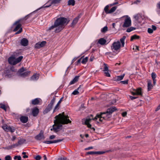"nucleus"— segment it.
I'll return each mask as SVG.
<instances>
[{"label": "nucleus", "instance_id": "nucleus-62", "mask_svg": "<svg viewBox=\"0 0 160 160\" xmlns=\"http://www.w3.org/2000/svg\"><path fill=\"white\" fill-rule=\"evenodd\" d=\"M28 157V156L26 155L25 154V155H24L23 156V158H27Z\"/></svg>", "mask_w": 160, "mask_h": 160}, {"label": "nucleus", "instance_id": "nucleus-5", "mask_svg": "<svg viewBox=\"0 0 160 160\" xmlns=\"http://www.w3.org/2000/svg\"><path fill=\"white\" fill-rule=\"evenodd\" d=\"M61 0H49L48 1L44 4L43 6L37 9V10H39L42 8H48L52 4H58L60 2Z\"/></svg>", "mask_w": 160, "mask_h": 160}, {"label": "nucleus", "instance_id": "nucleus-16", "mask_svg": "<svg viewBox=\"0 0 160 160\" xmlns=\"http://www.w3.org/2000/svg\"><path fill=\"white\" fill-rule=\"evenodd\" d=\"M39 78V75L37 73L34 74L30 78V81H35L38 80Z\"/></svg>", "mask_w": 160, "mask_h": 160}, {"label": "nucleus", "instance_id": "nucleus-9", "mask_svg": "<svg viewBox=\"0 0 160 160\" xmlns=\"http://www.w3.org/2000/svg\"><path fill=\"white\" fill-rule=\"evenodd\" d=\"M2 128L6 132H15V129L14 128H11L10 126L6 124H4L2 126Z\"/></svg>", "mask_w": 160, "mask_h": 160}, {"label": "nucleus", "instance_id": "nucleus-3", "mask_svg": "<svg viewBox=\"0 0 160 160\" xmlns=\"http://www.w3.org/2000/svg\"><path fill=\"white\" fill-rule=\"evenodd\" d=\"M69 22V20L66 18H58L55 21L54 25L50 27L48 30H51L55 28V32L58 33L64 28V25H67Z\"/></svg>", "mask_w": 160, "mask_h": 160}, {"label": "nucleus", "instance_id": "nucleus-58", "mask_svg": "<svg viewBox=\"0 0 160 160\" xmlns=\"http://www.w3.org/2000/svg\"><path fill=\"white\" fill-rule=\"evenodd\" d=\"M16 138V137L15 136H13L12 137V138L11 139V140L12 141H14Z\"/></svg>", "mask_w": 160, "mask_h": 160}, {"label": "nucleus", "instance_id": "nucleus-8", "mask_svg": "<svg viewBox=\"0 0 160 160\" xmlns=\"http://www.w3.org/2000/svg\"><path fill=\"white\" fill-rule=\"evenodd\" d=\"M126 18L125 19L122 27H123L127 28L131 25V21L130 17L128 16H125Z\"/></svg>", "mask_w": 160, "mask_h": 160}, {"label": "nucleus", "instance_id": "nucleus-49", "mask_svg": "<svg viewBox=\"0 0 160 160\" xmlns=\"http://www.w3.org/2000/svg\"><path fill=\"white\" fill-rule=\"evenodd\" d=\"M124 84H127L128 83V80H126L120 82Z\"/></svg>", "mask_w": 160, "mask_h": 160}, {"label": "nucleus", "instance_id": "nucleus-2", "mask_svg": "<svg viewBox=\"0 0 160 160\" xmlns=\"http://www.w3.org/2000/svg\"><path fill=\"white\" fill-rule=\"evenodd\" d=\"M54 120V125H53V128L51 129V130H53L55 132H58L62 128V125L67 124L70 123L71 122L68 119V116H65L61 114H59L56 116Z\"/></svg>", "mask_w": 160, "mask_h": 160}, {"label": "nucleus", "instance_id": "nucleus-61", "mask_svg": "<svg viewBox=\"0 0 160 160\" xmlns=\"http://www.w3.org/2000/svg\"><path fill=\"white\" fill-rule=\"evenodd\" d=\"M140 2V1L137 0L136 1H135L134 2V3L137 4L138 3H139Z\"/></svg>", "mask_w": 160, "mask_h": 160}, {"label": "nucleus", "instance_id": "nucleus-22", "mask_svg": "<svg viewBox=\"0 0 160 160\" xmlns=\"http://www.w3.org/2000/svg\"><path fill=\"white\" fill-rule=\"evenodd\" d=\"M147 90L149 91L151 90L152 88L153 87V86L152 84V82L150 80H148V84H147Z\"/></svg>", "mask_w": 160, "mask_h": 160}, {"label": "nucleus", "instance_id": "nucleus-24", "mask_svg": "<svg viewBox=\"0 0 160 160\" xmlns=\"http://www.w3.org/2000/svg\"><path fill=\"white\" fill-rule=\"evenodd\" d=\"M52 105H50V104H49L47 108L45 109V110L44 111V113H47L51 109L52 107Z\"/></svg>", "mask_w": 160, "mask_h": 160}, {"label": "nucleus", "instance_id": "nucleus-48", "mask_svg": "<svg viewBox=\"0 0 160 160\" xmlns=\"http://www.w3.org/2000/svg\"><path fill=\"white\" fill-rule=\"evenodd\" d=\"M58 160H68L67 158L65 157H61L58 158Z\"/></svg>", "mask_w": 160, "mask_h": 160}, {"label": "nucleus", "instance_id": "nucleus-32", "mask_svg": "<svg viewBox=\"0 0 160 160\" xmlns=\"http://www.w3.org/2000/svg\"><path fill=\"white\" fill-rule=\"evenodd\" d=\"M139 38V37L136 35H133L131 37L130 40L132 41L135 39H138Z\"/></svg>", "mask_w": 160, "mask_h": 160}, {"label": "nucleus", "instance_id": "nucleus-14", "mask_svg": "<svg viewBox=\"0 0 160 160\" xmlns=\"http://www.w3.org/2000/svg\"><path fill=\"white\" fill-rule=\"evenodd\" d=\"M9 63L11 64L15 65L16 60L15 57H9L8 60Z\"/></svg>", "mask_w": 160, "mask_h": 160}, {"label": "nucleus", "instance_id": "nucleus-11", "mask_svg": "<svg viewBox=\"0 0 160 160\" xmlns=\"http://www.w3.org/2000/svg\"><path fill=\"white\" fill-rule=\"evenodd\" d=\"M46 43V41H42V42H39L36 43L35 46V48H36L39 49L41 48L44 47Z\"/></svg>", "mask_w": 160, "mask_h": 160}, {"label": "nucleus", "instance_id": "nucleus-26", "mask_svg": "<svg viewBox=\"0 0 160 160\" xmlns=\"http://www.w3.org/2000/svg\"><path fill=\"white\" fill-rule=\"evenodd\" d=\"M79 76H76L69 83V84L72 85L74 84L76 82H77L79 78Z\"/></svg>", "mask_w": 160, "mask_h": 160}, {"label": "nucleus", "instance_id": "nucleus-17", "mask_svg": "<svg viewBox=\"0 0 160 160\" xmlns=\"http://www.w3.org/2000/svg\"><path fill=\"white\" fill-rule=\"evenodd\" d=\"M107 42L106 40L104 38H101L98 40V43L101 45H104Z\"/></svg>", "mask_w": 160, "mask_h": 160}, {"label": "nucleus", "instance_id": "nucleus-41", "mask_svg": "<svg viewBox=\"0 0 160 160\" xmlns=\"http://www.w3.org/2000/svg\"><path fill=\"white\" fill-rule=\"evenodd\" d=\"M9 72L10 73H12V74H13L12 72H17V70L14 69V68L13 67H12L11 68V69L10 70Z\"/></svg>", "mask_w": 160, "mask_h": 160}, {"label": "nucleus", "instance_id": "nucleus-36", "mask_svg": "<svg viewBox=\"0 0 160 160\" xmlns=\"http://www.w3.org/2000/svg\"><path fill=\"white\" fill-rule=\"evenodd\" d=\"M109 7V5H107L104 8V11L106 14H109V11L108 10Z\"/></svg>", "mask_w": 160, "mask_h": 160}, {"label": "nucleus", "instance_id": "nucleus-34", "mask_svg": "<svg viewBox=\"0 0 160 160\" xmlns=\"http://www.w3.org/2000/svg\"><path fill=\"white\" fill-rule=\"evenodd\" d=\"M117 7L116 6H114L112 7L110 10H109V13H112L114 12L116 9Z\"/></svg>", "mask_w": 160, "mask_h": 160}, {"label": "nucleus", "instance_id": "nucleus-31", "mask_svg": "<svg viewBox=\"0 0 160 160\" xmlns=\"http://www.w3.org/2000/svg\"><path fill=\"white\" fill-rule=\"evenodd\" d=\"M124 76V74L118 76L116 77V80L118 81H120L123 79Z\"/></svg>", "mask_w": 160, "mask_h": 160}, {"label": "nucleus", "instance_id": "nucleus-52", "mask_svg": "<svg viewBox=\"0 0 160 160\" xmlns=\"http://www.w3.org/2000/svg\"><path fill=\"white\" fill-rule=\"evenodd\" d=\"M133 49H135V50H139V47L138 46H135L133 48Z\"/></svg>", "mask_w": 160, "mask_h": 160}, {"label": "nucleus", "instance_id": "nucleus-35", "mask_svg": "<svg viewBox=\"0 0 160 160\" xmlns=\"http://www.w3.org/2000/svg\"><path fill=\"white\" fill-rule=\"evenodd\" d=\"M108 28L107 26L104 27L101 29V32L102 33H105L108 31Z\"/></svg>", "mask_w": 160, "mask_h": 160}, {"label": "nucleus", "instance_id": "nucleus-18", "mask_svg": "<svg viewBox=\"0 0 160 160\" xmlns=\"http://www.w3.org/2000/svg\"><path fill=\"white\" fill-rule=\"evenodd\" d=\"M20 43L22 45L26 46L28 45V41L27 39L23 38L21 40Z\"/></svg>", "mask_w": 160, "mask_h": 160}, {"label": "nucleus", "instance_id": "nucleus-47", "mask_svg": "<svg viewBox=\"0 0 160 160\" xmlns=\"http://www.w3.org/2000/svg\"><path fill=\"white\" fill-rule=\"evenodd\" d=\"M55 101V98H53L51 100V102L49 104L50 105H52V106L53 105V104L54 103Z\"/></svg>", "mask_w": 160, "mask_h": 160}, {"label": "nucleus", "instance_id": "nucleus-56", "mask_svg": "<svg viewBox=\"0 0 160 160\" xmlns=\"http://www.w3.org/2000/svg\"><path fill=\"white\" fill-rule=\"evenodd\" d=\"M127 113L126 112H124L122 113V115L123 117H124L126 116Z\"/></svg>", "mask_w": 160, "mask_h": 160}, {"label": "nucleus", "instance_id": "nucleus-38", "mask_svg": "<svg viewBox=\"0 0 160 160\" xmlns=\"http://www.w3.org/2000/svg\"><path fill=\"white\" fill-rule=\"evenodd\" d=\"M135 29V28L133 27H131L130 28H128L126 30L127 32H129L132 31Z\"/></svg>", "mask_w": 160, "mask_h": 160}, {"label": "nucleus", "instance_id": "nucleus-43", "mask_svg": "<svg viewBox=\"0 0 160 160\" xmlns=\"http://www.w3.org/2000/svg\"><path fill=\"white\" fill-rule=\"evenodd\" d=\"M0 108L4 109L5 111H6V106L5 105L2 104H0Z\"/></svg>", "mask_w": 160, "mask_h": 160}, {"label": "nucleus", "instance_id": "nucleus-63", "mask_svg": "<svg viewBox=\"0 0 160 160\" xmlns=\"http://www.w3.org/2000/svg\"><path fill=\"white\" fill-rule=\"evenodd\" d=\"M153 83L154 85H155L156 82V79H154L153 80Z\"/></svg>", "mask_w": 160, "mask_h": 160}, {"label": "nucleus", "instance_id": "nucleus-27", "mask_svg": "<svg viewBox=\"0 0 160 160\" xmlns=\"http://www.w3.org/2000/svg\"><path fill=\"white\" fill-rule=\"evenodd\" d=\"M40 100V99L39 98H36L33 99L32 100V103L33 105L37 104L39 103Z\"/></svg>", "mask_w": 160, "mask_h": 160}, {"label": "nucleus", "instance_id": "nucleus-64", "mask_svg": "<svg viewBox=\"0 0 160 160\" xmlns=\"http://www.w3.org/2000/svg\"><path fill=\"white\" fill-rule=\"evenodd\" d=\"M115 24L114 23H112V26L113 28H115Z\"/></svg>", "mask_w": 160, "mask_h": 160}, {"label": "nucleus", "instance_id": "nucleus-33", "mask_svg": "<svg viewBox=\"0 0 160 160\" xmlns=\"http://www.w3.org/2000/svg\"><path fill=\"white\" fill-rule=\"evenodd\" d=\"M63 98L62 97V98H61L59 100V101L58 103H57V105H56V106H55V107L54 108V110L53 112L55 111L56 109H57V108L58 106L61 103V102H62V100Z\"/></svg>", "mask_w": 160, "mask_h": 160}, {"label": "nucleus", "instance_id": "nucleus-7", "mask_svg": "<svg viewBox=\"0 0 160 160\" xmlns=\"http://www.w3.org/2000/svg\"><path fill=\"white\" fill-rule=\"evenodd\" d=\"M121 47V44L119 41L114 42L111 46V49L113 52L117 51Z\"/></svg>", "mask_w": 160, "mask_h": 160}, {"label": "nucleus", "instance_id": "nucleus-10", "mask_svg": "<svg viewBox=\"0 0 160 160\" xmlns=\"http://www.w3.org/2000/svg\"><path fill=\"white\" fill-rule=\"evenodd\" d=\"M134 91L131 92V93L133 95H142V89L139 88L136 89H134Z\"/></svg>", "mask_w": 160, "mask_h": 160}, {"label": "nucleus", "instance_id": "nucleus-30", "mask_svg": "<svg viewBox=\"0 0 160 160\" xmlns=\"http://www.w3.org/2000/svg\"><path fill=\"white\" fill-rule=\"evenodd\" d=\"M75 4L74 0H69L68 2V5H72L73 6Z\"/></svg>", "mask_w": 160, "mask_h": 160}, {"label": "nucleus", "instance_id": "nucleus-1", "mask_svg": "<svg viewBox=\"0 0 160 160\" xmlns=\"http://www.w3.org/2000/svg\"><path fill=\"white\" fill-rule=\"evenodd\" d=\"M116 110L115 107H112L107 109L106 111L103 112H101L100 114H97L94 118H87L85 121V124L88 127L91 128V125L89 123L90 121L92 120H94L98 119L100 122H102L104 120H108L110 118L112 115V113Z\"/></svg>", "mask_w": 160, "mask_h": 160}, {"label": "nucleus", "instance_id": "nucleus-60", "mask_svg": "<svg viewBox=\"0 0 160 160\" xmlns=\"http://www.w3.org/2000/svg\"><path fill=\"white\" fill-rule=\"evenodd\" d=\"M17 159L18 160H21V158L20 156H18V157H17Z\"/></svg>", "mask_w": 160, "mask_h": 160}, {"label": "nucleus", "instance_id": "nucleus-59", "mask_svg": "<svg viewBox=\"0 0 160 160\" xmlns=\"http://www.w3.org/2000/svg\"><path fill=\"white\" fill-rule=\"evenodd\" d=\"M160 109V104L159 105L158 107L156 109V111H157L158 110Z\"/></svg>", "mask_w": 160, "mask_h": 160}, {"label": "nucleus", "instance_id": "nucleus-20", "mask_svg": "<svg viewBox=\"0 0 160 160\" xmlns=\"http://www.w3.org/2000/svg\"><path fill=\"white\" fill-rule=\"evenodd\" d=\"M20 121L23 123H26L28 120V118L26 116H22L20 118Z\"/></svg>", "mask_w": 160, "mask_h": 160}, {"label": "nucleus", "instance_id": "nucleus-40", "mask_svg": "<svg viewBox=\"0 0 160 160\" xmlns=\"http://www.w3.org/2000/svg\"><path fill=\"white\" fill-rule=\"evenodd\" d=\"M88 58V57H86L85 58H83L82 60V63L83 64H85L87 62Z\"/></svg>", "mask_w": 160, "mask_h": 160}, {"label": "nucleus", "instance_id": "nucleus-54", "mask_svg": "<svg viewBox=\"0 0 160 160\" xmlns=\"http://www.w3.org/2000/svg\"><path fill=\"white\" fill-rule=\"evenodd\" d=\"M93 148V147L92 146L88 147V148H86L85 149V150H89L90 149H91Z\"/></svg>", "mask_w": 160, "mask_h": 160}, {"label": "nucleus", "instance_id": "nucleus-6", "mask_svg": "<svg viewBox=\"0 0 160 160\" xmlns=\"http://www.w3.org/2000/svg\"><path fill=\"white\" fill-rule=\"evenodd\" d=\"M18 73L21 77H25L30 74V72L29 71H25V69L22 67L18 70Z\"/></svg>", "mask_w": 160, "mask_h": 160}, {"label": "nucleus", "instance_id": "nucleus-51", "mask_svg": "<svg viewBox=\"0 0 160 160\" xmlns=\"http://www.w3.org/2000/svg\"><path fill=\"white\" fill-rule=\"evenodd\" d=\"M35 158L36 160H39L41 159V157L40 156L38 155Z\"/></svg>", "mask_w": 160, "mask_h": 160}, {"label": "nucleus", "instance_id": "nucleus-37", "mask_svg": "<svg viewBox=\"0 0 160 160\" xmlns=\"http://www.w3.org/2000/svg\"><path fill=\"white\" fill-rule=\"evenodd\" d=\"M22 58L23 57L22 56H20L18 58H17L16 59H15L16 63L17 64L19 62H20L22 59Z\"/></svg>", "mask_w": 160, "mask_h": 160}, {"label": "nucleus", "instance_id": "nucleus-19", "mask_svg": "<svg viewBox=\"0 0 160 160\" xmlns=\"http://www.w3.org/2000/svg\"><path fill=\"white\" fill-rule=\"evenodd\" d=\"M39 112V109L37 108H33L32 110V115L35 117L37 116Z\"/></svg>", "mask_w": 160, "mask_h": 160}, {"label": "nucleus", "instance_id": "nucleus-57", "mask_svg": "<svg viewBox=\"0 0 160 160\" xmlns=\"http://www.w3.org/2000/svg\"><path fill=\"white\" fill-rule=\"evenodd\" d=\"M152 29L153 30H155L156 29V27L154 25H152Z\"/></svg>", "mask_w": 160, "mask_h": 160}, {"label": "nucleus", "instance_id": "nucleus-28", "mask_svg": "<svg viewBox=\"0 0 160 160\" xmlns=\"http://www.w3.org/2000/svg\"><path fill=\"white\" fill-rule=\"evenodd\" d=\"M102 152H93V151H90L87 152V154H100L103 153Z\"/></svg>", "mask_w": 160, "mask_h": 160}, {"label": "nucleus", "instance_id": "nucleus-13", "mask_svg": "<svg viewBox=\"0 0 160 160\" xmlns=\"http://www.w3.org/2000/svg\"><path fill=\"white\" fill-rule=\"evenodd\" d=\"M104 68L103 71L104 72V73L105 74V75L108 77H110V75L108 72V67H107V64L104 63Z\"/></svg>", "mask_w": 160, "mask_h": 160}, {"label": "nucleus", "instance_id": "nucleus-4", "mask_svg": "<svg viewBox=\"0 0 160 160\" xmlns=\"http://www.w3.org/2000/svg\"><path fill=\"white\" fill-rule=\"evenodd\" d=\"M25 18H21L16 22H15L14 23V24L16 25L17 24H18L16 26L15 28L14 29V31H16L18 30L19 29V30L16 33V34H18L21 32L22 31V28H20L21 25L19 23L20 22L22 23H23V20H24Z\"/></svg>", "mask_w": 160, "mask_h": 160}, {"label": "nucleus", "instance_id": "nucleus-55", "mask_svg": "<svg viewBox=\"0 0 160 160\" xmlns=\"http://www.w3.org/2000/svg\"><path fill=\"white\" fill-rule=\"evenodd\" d=\"M129 97H130V98L132 100H134V99L137 98V97H133V96H130Z\"/></svg>", "mask_w": 160, "mask_h": 160}, {"label": "nucleus", "instance_id": "nucleus-29", "mask_svg": "<svg viewBox=\"0 0 160 160\" xmlns=\"http://www.w3.org/2000/svg\"><path fill=\"white\" fill-rule=\"evenodd\" d=\"M126 37L125 36H123L120 39V42L122 44V47H124V45L125 44L124 41L125 40L126 38Z\"/></svg>", "mask_w": 160, "mask_h": 160}, {"label": "nucleus", "instance_id": "nucleus-21", "mask_svg": "<svg viewBox=\"0 0 160 160\" xmlns=\"http://www.w3.org/2000/svg\"><path fill=\"white\" fill-rule=\"evenodd\" d=\"M135 19L138 22H140L142 19L141 15L140 14H138L134 16Z\"/></svg>", "mask_w": 160, "mask_h": 160}, {"label": "nucleus", "instance_id": "nucleus-25", "mask_svg": "<svg viewBox=\"0 0 160 160\" xmlns=\"http://www.w3.org/2000/svg\"><path fill=\"white\" fill-rule=\"evenodd\" d=\"M52 105H50V104H49L47 108L45 109V110L44 111V113H47L51 109L52 107Z\"/></svg>", "mask_w": 160, "mask_h": 160}, {"label": "nucleus", "instance_id": "nucleus-23", "mask_svg": "<svg viewBox=\"0 0 160 160\" xmlns=\"http://www.w3.org/2000/svg\"><path fill=\"white\" fill-rule=\"evenodd\" d=\"M79 18V17L78 16L73 19L71 24V26L73 27L77 23Z\"/></svg>", "mask_w": 160, "mask_h": 160}, {"label": "nucleus", "instance_id": "nucleus-42", "mask_svg": "<svg viewBox=\"0 0 160 160\" xmlns=\"http://www.w3.org/2000/svg\"><path fill=\"white\" fill-rule=\"evenodd\" d=\"M79 88V87L77 89L75 90L74 91H73L72 92V94L74 95H77L79 93V92H78V89Z\"/></svg>", "mask_w": 160, "mask_h": 160}, {"label": "nucleus", "instance_id": "nucleus-12", "mask_svg": "<svg viewBox=\"0 0 160 160\" xmlns=\"http://www.w3.org/2000/svg\"><path fill=\"white\" fill-rule=\"evenodd\" d=\"M63 139H59L55 140L53 141H45L43 142V143L47 144H50L51 143H56L62 141Z\"/></svg>", "mask_w": 160, "mask_h": 160}, {"label": "nucleus", "instance_id": "nucleus-53", "mask_svg": "<svg viewBox=\"0 0 160 160\" xmlns=\"http://www.w3.org/2000/svg\"><path fill=\"white\" fill-rule=\"evenodd\" d=\"M55 138V136L54 135H51L49 137V139H53Z\"/></svg>", "mask_w": 160, "mask_h": 160}, {"label": "nucleus", "instance_id": "nucleus-45", "mask_svg": "<svg viewBox=\"0 0 160 160\" xmlns=\"http://www.w3.org/2000/svg\"><path fill=\"white\" fill-rule=\"evenodd\" d=\"M5 160H11V158L10 156L7 155L5 158Z\"/></svg>", "mask_w": 160, "mask_h": 160}, {"label": "nucleus", "instance_id": "nucleus-44", "mask_svg": "<svg viewBox=\"0 0 160 160\" xmlns=\"http://www.w3.org/2000/svg\"><path fill=\"white\" fill-rule=\"evenodd\" d=\"M151 76L152 80L155 79L156 74L154 72H152L151 74Z\"/></svg>", "mask_w": 160, "mask_h": 160}, {"label": "nucleus", "instance_id": "nucleus-46", "mask_svg": "<svg viewBox=\"0 0 160 160\" xmlns=\"http://www.w3.org/2000/svg\"><path fill=\"white\" fill-rule=\"evenodd\" d=\"M153 30L150 28H149L148 29V32L149 33H152L153 32Z\"/></svg>", "mask_w": 160, "mask_h": 160}, {"label": "nucleus", "instance_id": "nucleus-50", "mask_svg": "<svg viewBox=\"0 0 160 160\" xmlns=\"http://www.w3.org/2000/svg\"><path fill=\"white\" fill-rule=\"evenodd\" d=\"M15 147H14L13 144L7 147L8 149H12V148H14Z\"/></svg>", "mask_w": 160, "mask_h": 160}, {"label": "nucleus", "instance_id": "nucleus-39", "mask_svg": "<svg viewBox=\"0 0 160 160\" xmlns=\"http://www.w3.org/2000/svg\"><path fill=\"white\" fill-rule=\"evenodd\" d=\"M22 144V141L21 140H20L18 141V143H16L15 144H14L13 146H14V147H16Z\"/></svg>", "mask_w": 160, "mask_h": 160}, {"label": "nucleus", "instance_id": "nucleus-15", "mask_svg": "<svg viewBox=\"0 0 160 160\" xmlns=\"http://www.w3.org/2000/svg\"><path fill=\"white\" fill-rule=\"evenodd\" d=\"M35 138L37 140H40L42 139H44V137L42 133H40L35 137Z\"/></svg>", "mask_w": 160, "mask_h": 160}]
</instances>
